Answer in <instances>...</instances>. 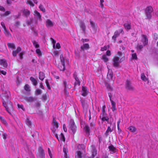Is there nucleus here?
Listing matches in <instances>:
<instances>
[{
	"instance_id": "obj_19",
	"label": "nucleus",
	"mask_w": 158,
	"mask_h": 158,
	"mask_svg": "<svg viewBox=\"0 0 158 158\" xmlns=\"http://www.w3.org/2000/svg\"><path fill=\"white\" fill-rule=\"evenodd\" d=\"M108 148L109 149V151L111 152V153H114L116 151V148L114 147L112 144H111L108 147Z\"/></svg>"
},
{
	"instance_id": "obj_8",
	"label": "nucleus",
	"mask_w": 158,
	"mask_h": 158,
	"mask_svg": "<svg viewBox=\"0 0 158 158\" xmlns=\"http://www.w3.org/2000/svg\"><path fill=\"white\" fill-rule=\"evenodd\" d=\"M83 131L85 133V135L89 136L90 135V128L88 124H85L83 127Z\"/></svg>"
},
{
	"instance_id": "obj_51",
	"label": "nucleus",
	"mask_w": 158,
	"mask_h": 158,
	"mask_svg": "<svg viewBox=\"0 0 158 158\" xmlns=\"http://www.w3.org/2000/svg\"><path fill=\"white\" fill-rule=\"evenodd\" d=\"M26 122V124L29 126H30L31 125V122L29 119H27Z\"/></svg>"
},
{
	"instance_id": "obj_48",
	"label": "nucleus",
	"mask_w": 158,
	"mask_h": 158,
	"mask_svg": "<svg viewBox=\"0 0 158 158\" xmlns=\"http://www.w3.org/2000/svg\"><path fill=\"white\" fill-rule=\"evenodd\" d=\"M10 13V11H6L5 13L2 14L1 15L2 16H6Z\"/></svg>"
},
{
	"instance_id": "obj_38",
	"label": "nucleus",
	"mask_w": 158,
	"mask_h": 158,
	"mask_svg": "<svg viewBox=\"0 0 158 158\" xmlns=\"http://www.w3.org/2000/svg\"><path fill=\"white\" fill-rule=\"evenodd\" d=\"M63 152L64 153V158H69V156H68L67 154V151L65 148H63Z\"/></svg>"
},
{
	"instance_id": "obj_60",
	"label": "nucleus",
	"mask_w": 158,
	"mask_h": 158,
	"mask_svg": "<svg viewBox=\"0 0 158 158\" xmlns=\"http://www.w3.org/2000/svg\"><path fill=\"white\" fill-rule=\"evenodd\" d=\"M6 72L5 71L3 70H0V75L2 74L4 75H5L6 74Z\"/></svg>"
},
{
	"instance_id": "obj_35",
	"label": "nucleus",
	"mask_w": 158,
	"mask_h": 158,
	"mask_svg": "<svg viewBox=\"0 0 158 158\" xmlns=\"http://www.w3.org/2000/svg\"><path fill=\"white\" fill-rule=\"evenodd\" d=\"M60 61L61 64L63 65H65V61L64 59L63 56L62 54L60 55Z\"/></svg>"
},
{
	"instance_id": "obj_12",
	"label": "nucleus",
	"mask_w": 158,
	"mask_h": 158,
	"mask_svg": "<svg viewBox=\"0 0 158 158\" xmlns=\"http://www.w3.org/2000/svg\"><path fill=\"white\" fill-rule=\"evenodd\" d=\"M53 125V129H52V132H55L56 129L58 128L59 126L58 123L54 120L53 119V122L52 123Z\"/></svg>"
},
{
	"instance_id": "obj_1",
	"label": "nucleus",
	"mask_w": 158,
	"mask_h": 158,
	"mask_svg": "<svg viewBox=\"0 0 158 158\" xmlns=\"http://www.w3.org/2000/svg\"><path fill=\"white\" fill-rule=\"evenodd\" d=\"M77 131V127L75 124L73 120L71 119L70 122L69 127V131L73 135L76 133Z\"/></svg>"
},
{
	"instance_id": "obj_57",
	"label": "nucleus",
	"mask_w": 158,
	"mask_h": 158,
	"mask_svg": "<svg viewBox=\"0 0 158 158\" xmlns=\"http://www.w3.org/2000/svg\"><path fill=\"white\" fill-rule=\"evenodd\" d=\"M48 151L49 156L50 158H52V154L49 148H48Z\"/></svg>"
},
{
	"instance_id": "obj_30",
	"label": "nucleus",
	"mask_w": 158,
	"mask_h": 158,
	"mask_svg": "<svg viewBox=\"0 0 158 158\" xmlns=\"http://www.w3.org/2000/svg\"><path fill=\"white\" fill-rule=\"evenodd\" d=\"M112 130L111 129V128L110 127H108L105 133V135L106 136H108V135H109V133H110L111 132H112Z\"/></svg>"
},
{
	"instance_id": "obj_15",
	"label": "nucleus",
	"mask_w": 158,
	"mask_h": 158,
	"mask_svg": "<svg viewBox=\"0 0 158 158\" xmlns=\"http://www.w3.org/2000/svg\"><path fill=\"white\" fill-rule=\"evenodd\" d=\"M0 65L5 68L7 67L8 66L7 61L5 59H0Z\"/></svg>"
},
{
	"instance_id": "obj_4",
	"label": "nucleus",
	"mask_w": 158,
	"mask_h": 158,
	"mask_svg": "<svg viewBox=\"0 0 158 158\" xmlns=\"http://www.w3.org/2000/svg\"><path fill=\"white\" fill-rule=\"evenodd\" d=\"M9 94L10 93L9 92H2V94L0 95L3 104H4V103L7 102L8 101Z\"/></svg>"
},
{
	"instance_id": "obj_24",
	"label": "nucleus",
	"mask_w": 158,
	"mask_h": 158,
	"mask_svg": "<svg viewBox=\"0 0 158 158\" xmlns=\"http://www.w3.org/2000/svg\"><path fill=\"white\" fill-rule=\"evenodd\" d=\"M30 80L34 86H36L37 84V80L33 77H31L30 78Z\"/></svg>"
},
{
	"instance_id": "obj_5",
	"label": "nucleus",
	"mask_w": 158,
	"mask_h": 158,
	"mask_svg": "<svg viewBox=\"0 0 158 158\" xmlns=\"http://www.w3.org/2000/svg\"><path fill=\"white\" fill-rule=\"evenodd\" d=\"M121 62L120 60H119V58L118 57H114L113 60V65L115 68H118L119 65V63Z\"/></svg>"
},
{
	"instance_id": "obj_20",
	"label": "nucleus",
	"mask_w": 158,
	"mask_h": 158,
	"mask_svg": "<svg viewBox=\"0 0 158 158\" xmlns=\"http://www.w3.org/2000/svg\"><path fill=\"white\" fill-rule=\"evenodd\" d=\"M89 48V45L88 44H84L81 47V49L83 51H84L85 50L88 49Z\"/></svg>"
},
{
	"instance_id": "obj_14",
	"label": "nucleus",
	"mask_w": 158,
	"mask_h": 158,
	"mask_svg": "<svg viewBox=\"0 0 158 158\" xmlns=\"http://www.w3.org/2000/svg\"><path fill=\"white\" fill-rule=\"evenodd\" d=\"M88 91L86 87L82 86L81 95L83 96H86L88 94Z\"/></svg>"
},
{
	"instance_id": "obj_33",
	"label": "nucleus",
	"mask_w": 158,
	"mask_h": 158,
	"mask_svg": "<svg viewBox=\"0 0 158 158\" xmlns=\"http://www.w3.org/2000/svg\"><path fill=\"white\" fill-rule=\"evenodd\" d=\"M4 33L5 35L7 37H10L11 36V34L10 33L9 31L6 29L4 30Z\"/></svg>"
},
{
	"instance_id": "obj_23",
	"label": "nucleus",
	"mask_w": 158,
	"mask_h": 158,
	"mask_svg": "<svg viewBox=\"0 0 158 158\" xmlns=\"http://www.w3.org/2000/svg\"><path fill=\"white\" fill-rule=\"evenodd\" d=\"M124 27L126 30H130L131 29V23H126L123 25Z\"/></svg>"
},
{
	"instance_id": "obj_36",
	"label": "nucleus",
	"mask_w": 158,
	"mask_h": 158,
	"mask_svg": "<svg viewBox=\"0 0 158 158\" xmlns=\"http://www.w3.org/2000/svg\"><path fill=\"white\" fill-rule=\"evenodd\" d=\"M32 43L34 46L35 47V48H38L39 47V45L36 41L35 40L32 41Z\"/></svg>"
},
{
	"instance_id": "obj_29",
	"label": "nucleus",
	"mask_w": 158,
	"mask_h": 158,
	"mask_svg": "<svg viewBox=\"0 0 158 158\" xmlns=\"http://www.w3.org/2000/svg\"><path fill=\"white\" fill-rule=\"evenodd\" d=\"M23 15L25 16H28L29 15L30 12L29 10L27 9H24L23 11Z\"/></svg>"
},
{
	"instance_id": "obj_64",
	"label": "nucleus",
	"mask_w": 158,
	"mask_h": 158,
	"mask_svg": "<svg viewBox=\"0 0 158 158\" xmlns=\"http://www.w3.org/2000/svg\"><path fill=\"white\" fill-rule=\"evenodd\" d=\"M7 3L9 5H10L12 4V2L10 0H6Z\"/></svg>"
},
{
	"instance_id": "obj_61",
	"label": "nucleus",
	"mask_w": 158,
	"mask_h": 158,
	"mask_svg": "<svg viewBox=\"0 0 158 158\" xmlns=\"http://www.w3.org/2000/svg\"><path fill=\"white\" fill-rule=\"evenodd\" d=\"M90 126L91 127H94L95 126V124L92 121H90V124H89Z\"/></svg>"
},
{
	"instance_id": "obj_40",
	"label": "nucleus",
	"mask_w": 158,
	"mask_h": 158,
	"mask_svg": "<svg viewBox=\"0 0 158 158\" xmlns=\"http://www.w3.org/2000/svg\"><path fill=\"white\" fill-rule=\"evenodd\" d=\"M141 79L144 81H146L147 80V79L144 73H142L141 75Z\"/></svg>"
},
{
	"instance_id": "obj_45",
	"label": "nucleus",
	"mask_w": 158,
	"mask_h": 158,
	"mask_svg": "<svg viewBox=\"0 0 158 158\" xmlns=\"http://www.w3.org/2000/svg\"><path fill=\"white\" fill-rule=\"evenodd\" d=\"M89 22L91 27L93 29H94L95 28L94 23L91 20H90Z\"/></svg>"
},
{
	"instance_id": "obj_55",
	"label": "nucleus",
	"mask_w": 158,
	"mask_h": 158,
	"mask_svg": "<svg viewBox=\"0 0 158 158\" xmlns=\"http://www.w3.org/2000/svg\"><path fill=\"white\" fill-rule=\"evenodd\" d=\"M137 48L140 51H141V49L143 48V46L142 45L138 44L137 46Z\"/></svg>"
},
{
	"instance_id": "obj_26",
	"label": "nucleus",
	"mask_w": 158,
	"mask_h": 158,
	"mask_svg": "<svg viewBox=\"0 0 158 158\" xmlns=\"http://www.w3.org/2000/svg\"><path fill=\"white\" fill-rule=\"evenodd\" d=\"M45 74L44 73L40 72L39 73V78L41 81H43L45 78Z\"/></svg>"
},
{
	"instance_id": "obj_39",
	"label": "nucleus",
	"mask_w": 158,
	"mask_h": 158,
	"mask_svg": "<svg viewBox=\"0 0 158 158\" xmlns=\"http://www.w3.org/2000/svg\"><path fill=\"white\" fill-rule=\"evenodd\" d=\"M7 45L10 48H14L15 47V46L13 43H8Z\"/></svg>"
},
{
	"instance_id": "obj_21",
	"label": "nucleus",
	"mask_w": 158,
	"mask_h": 158,
	"mask_svg": "<svg viewBox=\"0 0 158 158\" xmlns=\"http://www.w3.org/2000/svg\"><path fill=\"white\" fill-rule=\"evenodd\" d=\"M21 49L20 47H18L16 50L13 51L12 52V54L13 56H16L17 53L20 52Z\"/></svg>"
},
{
	"instance_id": "obj_53",
	"label": "nucleus",
	"mask_w": 158,
	"mask_h": 158,
	"mask_svg": "<svg viewBox=\"0 0 158 158\" xmlns=\"http://www.w3.org/2000/svg\"><path fill=\"white\" fill-rule=\"evenodd\" d=\"M51 40L52 42V43L53 44V48H55V44L56 43V41L54 40L52 38H51Z\"/></svg>"
},
{
	"instance_id": "obj_28",
	"label": "nucleus",
	"mask_w": 158,
	"mask_h": 158,
	"mask_svg": "<svg viewBox=\"0 0 158 158\" xmlns=\"http://www.w3.org/2000/svg\"><path fill=\"white\" fill-rule=\"evenodd\" d=\"M75 156L76 158H81L82 152L80 151H78L76 152Z\"/></svg>"
},
{
	"instance_id": "obj_62",
	"label": "nucleus",
	"mask_w": 158,
	"mask_h": 158,
	"mask_svg": "<svg viewBox=\"0 0 158 158\" xmlns=\"http://www.w3.org/2000/svg\"><path fill=\"white\" fill-rule=\"evenodd\" d=\"M1 25L2 26V27H3L4 30L6 29L5 24L3 22H2L1 23Z\"/></svg>"
},
{
	"instance_id": "obj_59",
	"label": "nucleus",
	"mask_w": 158,
	"mask_h": 158,
	"mask_svg": "<svg viewBox=\"0 0 158 158\" xmlns=\"http://www.w3.org/2000/svg\"><path fill=\"white\" fill-rule=\"evenodd\" d=\"M23 55H24V53L23 52H21L19 53V58L21 60H22L23 59Z\"/></svg>"
},
{
	"instance_id": "obj_22",
	"label": "nucleus",
	"mask_w": 158,
	"mask_h": 158,
	"mask_svg": "<svg viewBox=\"0 0 158 158\" xmlns=\"http://www.w3.org/2000/svg\"><path fill=\"white\" fill-rule=\"evenodd\" d=\"M80 27L82 29V31L84 32H85L86 30V27L84 23L82 21H81L80 22Z\"/></svg>"
},
{
	"instance_id": "obj_63",
	"label": "nucleus",
	"mask_w": 158,
	"mask_h": 158,
	"mask_svg": "<svg viewBox=\"0 0 158 158\" xmlns=\"http://www.w3.org/2000/svg\"><path fill=\"white\" fill-rule=\"evenodd\" d=\"M63 129H64V131L65 132H66L67 131V128H66V125H65V124H64L63 125Z\"/></svg>"
},
{
	"instance_id": "obj_2",
	"label": "nucleus",
	"mask_w": 158,
	"mask_h": 158,
	"mask_svg": "<svg viewBox=\"0 0 158 158\" xmlns=\"http://www.w3.org/2000/svg\"><path fill=\"white\" fill-rule=\"evenodd\" d=\"M153 11L152 7L150 6H147L145 9V14L148 19H150L152 17V13Z\"/></svg>"
},
{
	"instance_id": "obj_43",
	"label": "nucleus",
	"mask_w": 158,
	"mask_h": 158,
	"mask_svg": "<svg viewBox=\"0 0 158 158\" xmlns=\"http://www.w3.org/2000/svg\"><path fill=\"white\" fill-rule=\"evenodd\" d=\"M18 108L19 109H21L23 111H24L25 110V109L24 107L23 106L22 104H17Z\"/></svg>"
},
{
	"instance_id": "obj_34",
	"label": "nucleus",
	"mask_w": 158,
	"mask_h": 158,
	"mask_svg": "<svg viewBox=\"0 0 158 158\" xmlns=\"http://www.w3.org/2000/svg\"><path fill=\"white\" fill-rule=\"evenodd\" d=\"M128 129L131 132H135L136 130L135 127L133 126H131L128 128Z\"/></svg>"
},
{
	"instance_id": "obj_41",
	"label": "nucleus",
	"mask_w": 158,
	"mask_h": 158,
	"mask_svg": "<svg viewBox=\"0 0 158 158\" xmlns=\"http://www.w3.org/2000/svg\"><path fill=\"white\" fill-rule=\"evenodd\" d=\"M63 84L64 87V89L67 88V86L68 85H67V82L65 79H63Z\"/></svg>"
},
{
	"instance_id": "obj_52",
	"label": "nucleus",
	"mask_w": 158,
	"mask_h": 158,
	"mask_svg": "<svg viewBox=\"0 0 158 158\" xmlns=\"http://www.w3.org/2000/svg\"><path fill=\"white\" fill-rule=\"evenodd\" d=\"M42 91L40 89H38L36 91V94L37 95H40L42 94Z\"/></svg>"
},
{
	"instance_id": "obj_7",
	"label": "nucleus",
	"mask_w": 158,
	"mask_h": 158,
	"mask_svg": "<svg viewBox=\"0 0 158 158\" xmlns=\"http://www.w3.org/2000/svg\"><path fill=\"white\" fill-rule=\"evenodd\" d=\"M120 33L123 34L124 33V31L123 29H120L118 30H116L114 32V35L112 36V39L114 40V42L116 41V38L118 37Z\"/></svg>"
},
{
	"instance_id": "obj_44",
	"label": "nucleus",
	"mask_w": 158,
	"mask_h": 158,
	"mask_svg": "<svg viewBox=\"0 0 158 158\" xmlns=\"http://www.w3.org/2000/svg\"><path fill=\"white\" fill-rule=\"evenodd\" d=\"M102 58L105 62H107L108 60V58L105 55H103Z\"/></svg>"
},
{
	"instance_id": "obj_50",
	"label": "nucleus",
	"mask_w": 158,
	"mask_h": 158,
	"mask_svg": "<svg viewBox=\"0 0 158 158\" xmlns=\"http://www.w3.org/2000/svg\"><path fill=\"white\" fill-rule=\"evenodd\" d=\"M132 59L133 60H136L137 59V56L136 53H133L132 54Z\"/></svg>"
},
{
	"instance_id": "obj_18",
	"label": "nucleus",
	"mask_w": 158,
	"mask_h": 158,
	"mask_svg": "<svg viewBox=\"0 0 158 158\" xmlns=\"http://www.w3.org/2000/svg\"><path fill=\"white\" fill-rule=\"evenodd\" d=\"M46 26L47 27H51L53 26V22L50 19H47L45 22Z\"/></svg>"
},
{
	"instance_id": "obj_3",
	"label": "nucleus",
	"mask_w": 158,
	"mask_h": 158,
	"mask_svg": "<svg viewBox=\"0 0 158 158\" xmlns=\"http://www.w3.org/2000/svg\"><path fill=\"white\" fill-rule=\"evenodd\" d=\"M3 106L5 108L6 110L11 115V113L10 111L13 110V106L12 103L10 101H8L7 102L4 103V104H3Z\"/></svg>"
},
{
	"instance_id": "obj_56",
	"label": "nucleus",
	"mask_w": 158,
	"mask_h": 158,
	"mask_svg": "<svg viewBox=\"0 0 158 158\" xmlns=\"http://www.w3.org/2000/svg\"><path fill=\"white\" fill-rule=\"evenodd\" d=\"M97 152L96 150H94L92 152V156L93 158H94V156L97 155Z\"/></svg>"
},
{
	"instance_id": "obj_42",
	"label": "nucleus",
	"mask_w": 158,
	"mask_h": 158,
	"mask_svg": "<svg viewBox=\"0 0 158 158\" xmlns=\"http://www.w3.org/2000/svg\"><path fill=\"white\" fill-rule=\"evenodd\" d=\"M26 3L30 5L31 6H34V4L30 0H27L26 2Z\"/></svg>"
},
{
	"instance_id": "obj_25",
	"label": "nucleus",
	"mask_w": 158,
	"mask_h": 158,
	"mask_svg": "<svg viewBox=\"0 0 158 158\" xmlns=\"http://www.w3.org/2000/svg\"><path fill=\"white\" fill-rule=\"evenodd\" d=\"M112 107L111 109L113 111H114L116 110V103L113 101H111V102Z\"/></svg>"
},
{
	"instance_id": "obj_32",
	"label": "nucleus",
	"mask_w": 158,
	"mask_h": 158,
	"mask_svg": "<svg viewBox=\"0 0 158 158\" xmlns=\"http://www.w3.org/2000/svg\"><path fill=\"white\" fill-rule=\"evenodd\" d=\"M81 103L82 106L83 108H85L87 105V102L85 100V99H81Z\"/></svg>"
},
{
	"instance_id": "obj_58",
	"label": "nucleus",
	"mask_w": 158,
	"mask_h": 158,
	"mask_svg": "<svg viewBox=\"0 0 158 158\" xmlns=\"http://www.w3.org/2000/svg\"><path fill=\"white\" fill-rule=\"evenodd\" d=\"M107 49V47L106 46H105L101 48V51H106Z\"/></svg>"
},
{
	"instance_id": "obj_46",
	"label": "nucleus",
	"mask_w": 158,
	"mask_h": 158,
	"mask_svg": "<svg viewBox=\"0 0 158 158\" xmlns=\"http://www.w3.org/2000/svg\"><path fill=\"white\" fill-rule=\"evenodd\" d=\"M36 52L39 56H41L42 55L41 52L39 49H37L36 50Z\"/></svg>"
},
{
	"instance_id": "obj_49",
	"label": "nucleus",
	"mask_w": 158,
	"mask_h": 158,
	"mask_svg": "<svg viewBox=\"0 0 158 158\" xmlns=\"http://www.w3.org/2000/svg\"><path fill=\"white\" fill-rule=\"evenodd\" d=\"M47 99V96L46 94H44L43 95L42 97V100L44 102Z\"/></svg>"
},
{
	"instance_id": "obj_9",
	"label": "nucleus",
	"mask_w": 158,
	"mask_h": 158,
	"mask_svg": "<svg viewBox=\"0 0 158 158\" xmlns=\"http://www.w3.org/2000/svg\"><path fill=\"white\" fill-rule=\"evenodd\" d=\"M100 118L103 121H108L109 120V118L107 116L106 112H102L101 114Z\"/></svg>"
},
{
	"instance_id": "obj_11",
	"label": "nucleus",
	"mask_w": 158,
	"mask_h": 158,
	"mask_svg": "<svg viewBox=\"0 0 158 158\" xmlns=\"http://www.w3.org/2000/svg\"><path fill=\"white\" fill-rule=\"evenodd\" d=\"M38 151L39 153V156L40 158H45V154L44 150L41 146L38 149Z\"/></svg>"
},
{
	"instance_id": "obj_16",
	"label": "nucleus",
	"mask_w": 158,
	"mask_h": 158,
	"mask_svg": "<svg viewBox=\"0 0 158 158\" xmlns=\"http://www.w3.org/2000/svg\"><path fill=\"white\" fill-rule=\"evenodd\" d=\"M125 84L126 89L129 90L133 89V88L131 85V82L128 80H127L126 81Z\"/></svg>"
},
{
	"instance_id": "obj_47",
	"label": "nucleus",
	"mask_w": 158,
	"mask_h": 158,
	"mask_svg": "<svg viewBox=\"0 0 158 158\" xmlns=\"http://www.w3.org/2000/svg\"><path fill=\"white\" fill-rule=\"evenodd\" d=\"M39 8L40 10L42 11L44 13L45 11V8L43 6V5H40L39 6Z\"/></svg>"
},
{
	"instance_id": "obj_17",
	"label": "nucleus",
	"mask_w": 158,
	"mask_h": 158,
	"mask_svg": "<svg viewBox=\"0 0 158 158\" xmlns=\"http://www.w3.org/2000/svg\"><path fill=\"white\" fill-rule=\"evenodd\" d=\"M25 100L28 102H31L36 100V98L35 97H26L25 98Z\"/></svg>"
},
{
	"instance_id": "obj_27",
	"label": "nucleus",
	"mask_w": 158,
	"mask_h": 158,
	"mask_svg": "<svg viewBox=\"0 0 158 158\" xmlns=\"http://www.w3.org/2000/svg\"><path fill=\"white\" fill-rule=\"evenodd\" d=\"M34 13L35 15L37 17V19L40 20H41V16L40 15V13L36 10H35L34 11Z\"/></svg>"
},
{
	"instance_id": "obj_54",
	"label": "nucleus",
	"mask_w": 158,
	"mask_h": 158,
	"mask_svg": "<svg viewBox=\"0 0 158 158\" xmlns=\"http://www.w3.org/2000/svg\"><path fill=\"white\" fill-rule=\"evenodd\" d=\"M45 83L46 84V85H47V86L48 88V89H50V84L48 82V81L47 80H46L45 81Z\"/></svg>"
},
{
	"instance_id": "obj_6",
	"label": "nucleus",
	"mask_w": 158,
	"mask_h": 158,
	"mask_svg": "<svg viewBox=\"0 0 158 158\" xmlns=\"http://www.w3.org/2000/svg\"><path fill=\"white\" fill-rule=\"evenodd\" d=\"M115 77L113 75V72L111 70L109 69L107 75V79L109 81L114 80Z\"/></svg>"
},
{
	"instance_id": "obj_37",
	"label": "nucleus",
	"mask_w": 158,
	"mask_h": 158,
	"mask_svg": "<svg viewBox=\"0 0 158 158\" xmlns=\"http://www.w3.org/2000/svg\"><path fill=\"white\" fill-rule=\"evenodd\" d=\"M24 89L27 92H30L31 91L30 87L29 85L27 84L25 85L24 86Z\"/></svg>"
},
{
	"instance_id": "obj_13",
	"label": "nucleus",
	"mask_w": 158,
	"mask_h": 158,
	"mask_svg": "<svg viewBox=\"0 0 158 158\" xmlns=\"http://www.w3.org/2000/svg\"><path fill=\"white\" fill-rule=\"evenodd\" d=\"M142 37L141 41L143 43V45L145 46L147 45L148 44V40L147 36L145 35H142Z\"/></svg>"
},
{
	"instance_id": "obj_10",
	"label": "nucleus",
	"mask_w": 158,
	"mask_h": 158,
	"mask_svg": "<svg viewBox=\"0 0 158 158\" xmlns=\"http://www.w3.org/2000/svg\"><path fill=\"white\" fill-rule=\"evenodd\" d=\"M73 75V77L76 80V82L74 84L75 86L77 85H78V86L80 85V81L78 78L77 77V73L76 72H74Z\"/></svg>"
},
{
	"instance_id": "obj_31",
	"label": "nucleus",
	"mask_w": 158,
	"mask_h": 158,
	"mask_svg": "<svg viewBox=\"0 0 158 158\" xmlns=\"http://www.w3.org/2000/svg\"><path fill=\"white\" fill-rule=\"evenodd\" d=\"M58 68L60 71H64L65 69V65L60 64L58 65Z\"/></svg>"
}]
</instances>
